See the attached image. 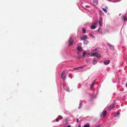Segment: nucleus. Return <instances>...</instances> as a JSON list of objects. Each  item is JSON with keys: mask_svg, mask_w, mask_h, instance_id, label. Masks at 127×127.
<instances>
[{"mask_svg": "<svg viewBox=\"0 0 127 127\" xmlns=\"http://www.w3.org/2000/svg\"><path fill=\"white\" fill-rule=\"evenodd\" d=\"M77 50L79 51H82V48L81 46H78L77 48Z\"/></svg>", "mask_w": 127, "mask_h": 127, "instance_id": "6", "label": "nucleus"}, {"mask_svg": "<svg viewBox=\"0 0 127 127\" xmlns=\"http://www.w3.org/2000/svg\"><path fill=\"white\" fill-rule=\"evenodd\" d=\"M90 125L89 124H88L84 125L83 127H90Z\"/></svg>", "mask_w": 127, "mask_h": 127, "instance_id": "22", "label": "nucleus"}, {"mask_svg": "<svg viewBox=\"0 0 127 127\" xmlns=\"http://www.w3.org/2000/svg\"><path fill=\"white\" fill-rule=\"evenodd\" d=\"M107 45H109H109H110V44H107Z\"/></svg>", "mask_w": 127, "mask_h": 127, "instance_id": "36", "label": "nucleus"}, {"mask_svg": "<svg viewBox=\"0 0 127 127\" xmlns=\"http://www.w3.org/2000/svg\"><path fill=\"white\" fill-rule=\"evenodd\" d=\"M93 3L95 5H96L98 3V0H95L93 1Z\"/></svg>", "mask_w": 127, "mask_h": 127, "instance_id": "9", "label": "nucleus"}, {"mask_svg": "<svg viewBox=\"0 0 127 127\" xmlns=\"http://www.w3.org/2000/svg\"><path fill=\"white\" fill-rule=\"evenodd\" d=\"M120 114V113L119 112H118L117 113L115 114V117H119V115Z\"/></svg>", "mask_w": 127, "mask_h": 127, "instance_id": "19", "label": "nucleus"}, {"mask_svg": "<svg viewBox=\"0 0 127 127\" xmlns=\"http://www.w3.org/2000/svg\"><path fill=\"white\" fill-rule=\"evenodd\" d=\"M109 46H110V48H111V49H112V50L114 49V47L112 45H109Z\"/></svg>", "mask_w": 127, "mask_h": 127, "instance_id": "21", "label": "nucleus"}, {"mask_svg": "<svg viewBox=\"0 0 127 127\" xmlns=\"http://www.w3.org/2000/svg\"><path fill=\"white\" fill-rule=\"evenodd\" d=\"M96 28V27L95 25H92L91 26V28L92 29H95Z\"/></svg>", "mask_w": 127, "mask_h": 127, "instance_id": "17", "label": "nucleus"}, {"mask_svg": "<svg viewBox=\"0 0 127 127\" xmlns=\"http://www.w3.org/2000/svg\"><path fill=\"white\" fill-rule=\"evenodd\" d=\"M94 50V51H95L97 50V49H95Z\"/></svg>", "mask_w": 127, "mask_h": 127, "instance_id": "33", "label": "nucleus"}, {"mask_svg": "<svg viewBox=\"0 0 127 127\" xmlns=\"http://www.w3.org/2000/svg\"><path fill=\"white\" fill-rule=\"evenodd\" d=\"M92 56H95L97 58H100L101 57V55L99 54H97L96 53H93L91 54Z\"/></svg>", "mask_w": 127, "mask_h": 127, "instance_id": "1", "label": "nucleus"}, {"mask_svg": "<svg viewBox=\"0 0 127 127\" xmlns=\"http://www.w3.org/2000/svg\"><path fill=\"white\" fill-rule=\"evenodd\" d=\"M126 86H127V83L126 84Z\"/></svg>", "mask_w": 127, "mask_h": 127, "instance_id": "37", "label": "nucleus"}, {"mask_svg": "<svg viewBox=\"0 0 127 127\" xmlns=\"http://www.w3.org/2000/svg\"><path fill=\"white\" fill-rule=\"evenodd\" d=\"M76 122L77 123H78L79 122V120L78 119H76Z\"/></svg>", "mask_w": 127, "mask_h": 127, "instance_id": "30", "label": "nucleus"}, {"mask_svg": "<svg viewBox=\"0 0 127 127\" xmlns=\"http://www.w3.org/2000/svg\"><path fill=\"white\" fill-rule=\"evenodd\" d=\"M88 41L87 40H84V44H88Z\"/></svg>", "mask_w": 127, "mask_h": 127, "instance_id": "15", "label": "nucleus"}, {"mask_svg": "<svg viewBox=\"0 0 127 127\" xmlns=\"http://www.w3.org/2000/svg\"><path fill=\"white\" fill-rule=\"evenodd\" d=\"M59 119H58V118H57L56 120V121L57 122H58L59 121Z\"/></svg>", "mask_w": 127, "mask_h": 127, "instance_id": "29", "label": "nucleus"}, {"mask_svg": "<svg viewBox=\"0 0 127 127\" xmlns=\"http://www.w3.org/2000/svg\"><path fill=\"white\" fill-rule=\"evenodd\" d=\"M106 112L107 111L106 110H105L103 112V117H105L106 116Z\"/></svg>", "mask_w": 127, "mask_h": 127, "instance_id": "7", "label": "nucleus"}, {"mask_svg": "<svg viewBox=\"0 0 127 127\" xmlns=\"http://www.w3.org/2000/svg\"><path fill=\"white\" fill-rule=\"evenodd\" d=\"M102 9L105 13H106L107 12V10L106 9H105L104 8H102Z\"/></svg>", "mask_w": 127, "mask_h": 127, "instance_id": "23", "label": "nucleus"}, {"mask_svg": "<svg viewBox=\"0 0 127 127\" xmlns=\"http://www.w3.org/2000/svg\"><path fill=\"white\" fill-rule=\"evenodd\" d=\"M66 78V76H65L64 78H63V80H65Z\"/></svg>", "mask_w": 127, "mask_h": 127, "instance_id": "28", "label": "nucleus"}, {"mask_svg": "<svg viewBox=\"0 0 127 127\" xmlns=\"http://www.w3.org/2000/svg\"><path fill=\"white\" fill-rule=\"evenodd\" d=\"M109 62L110 61L109 60L105 61L104 62V63L105 64L107 65L109 63Z\"/></svg>", "mask_w": 127, "mask_h": 127, "instance_id": "8", "label": "nucleus"}, {"mask_svg": "<svg viewBox=\"0 0 127 127\" xmlns=\"http://www.w3.org/2000/svg\"><path fill=\"white\" fill-rule=\"evenodd\" d=\"M73 41L71 39H70L69 40V46L71 45H73Z\"/></svg>", "mask_w": 127, "mask_h": 127, "instance_id": "5", "label": "nucleus"}, {"mask_svg": "<svg viewBox=\"0 0 127 127\" xmlns=\"http://www.w3.org/2000/svg\"><path fill=\"white\" fill-rule=\"evenodd\" d=\"M82 32L83 33H86V30L85 29L83 28H82Z\"/></svg>", "mask_w": 127, "mask_h": 127, "instance_id": "13", "label": "nucleus"}, {"mask_svg": "<svg viewBox=\"0 0 127 127\" xmlns=\"http://www.w3.org/2000/svg\"><path fill=\"white\" fill-rule=\"evenodd\" d=\"M71 126L70 125H69L68 126H67L66 127H70Z\"/></svg>", "mask_w": 127, "mask_h": 127, "instance_id": "32", "label": "nucleus"}, {"mask_svg": "<svg viewBox=\"0 0 127 127\" xmlns=\"http://www.w3.org/2000/svg\"><path fill=\"white\" fill-rule=\"evenodd\" d=\"M66 90L67 91H68V92L70 90H69V87H67L66 88Z\"/></svg>", "mask_w": 127, "mask_h": 127, "instance_id": "25", "label": "nucleus"}, {"mask_svg": "<svg viewBox=\"0 0 127 127\" xmlns=\"http://www.w3.org/2000/svg\"><path fill=\"white\" fill-rule=\"evenodd\" d=\"M99 25L100 26H101V23H99Z\"/></svg>", "mask_w": 127, "mask_h": 127, "instance_id": "34", "label": "nucleus"}, {"mask_svg": "<svg viewBox=\"0 0 127 127\" xmlns=\"http://www.w3.org/2000/svg\"><path fill=\"white\" fill-rule=\"evenodd\" d=\"M95 80L92 83V85H91V89H92L94 85V84H95Z\"/></svg>", "mask_w": 127, "mask_h": 127, "instance_id": "14", "label": "nucleus"}, {"mask_svg": "<svg viewBox=\"0 0 127 127\" xmlns=\"http://www.w3.org/2000/svg\"><path fill=\"white\" fill-rule=\"evenodd\" d=\"M84 68L83 66H82L76 67L74 69L76 70H79V69H81L82 68Z\"/></svg>", "mask_w": 127, "mask_h": 127, "instance_id": "11", "label": "nucleus"}, {"mask_svg": "<svg viewBox=\"0 0 127 127\" xmlns=\"http://www.w3.org/2000/svg\"><path fill=\"white\" fill-rule=\"evenodd\" d=\"M78 127H81L80 125H79Z\"/></svg>", "mask_w": 127, "mask_h": 127, "instance_id": "35", "label": "nucleus"}, {"mask_svg": "<svg viewBox=\"0 0 127 127\" xmlns=\"http://www.w3.org/2000/svg\"><path fill=\"white\" fill-rule=\"evenodd\" d=\"M96 63H97V62H96V61L94 59L93 61V64L94 65H95Z\"/></svg>", "mask_w": 127, "mask_h": 127, "instance_id": "18", "label": "nucleus"}, {"mask_svg": "<svg viewBox=\"0 0 127 127\" xmlns=\"http://www.w3.org/2000/svg\"><path fill=\"white\" fill-rule=\"evenodd\" d=\"M122 17L124 21H127V16H126V15H123Z\"/></svg>", "mask_w": 127, "mask_h": 127, "instance_id": "4", "label": "nucleus"}, {"mask_svg": "<svg viewBox=\"0 0 127 127\" xmlns=\"http://www.w3.org/2000/svg\"><path fill=\"white\" fill-rule=\"evenodd\" d=\"M80 101V102L79 106V109L81 107L82 105V101Z\"/></svg>", "mask_w": 127, "mask_h": 127, "instance_id": "10", "label": "nucleus"}, {"mask_svg": "<svg viewBox=\"0 0 127 127\" xmlns=\"http://www.w3.org/2000/svg\"><path fill=\"white\" fill-rule=\"evenodd\" d=\"M102 21V19L101 18H100L99 19V23H101Z\"/></svg>", "mask_w": 127, "mask_h": 127, "instance_id": "20", "label": "nucleus"}, {"mask_svg": "<svg viewBox=\"0 0 127 127\" xmlns=\"http://www.w3.org/2000/svg\"><path fill=\"white\" fill-rule=\"evenodd\" d=\"M115 104H112L110 105L108 107V109L109 110H110L112 109L113 108L115 107Z\"/></svg>", "mask_w": 127, "mask_h": 127, "instance_id": "2", "label": "nucleus"}, {"mask_svg": "<svg viewBox=\"0 0 127 127\" xmlns=\"http://www.w3.org/2000/svg\"><path fill=\"white\" fill-rule=\"evenodd\" d=\"M89 35L91 37L93 38H95V36L93 35V34L91 33H89Z\"/></svg>", "mask_w": 127, "mask_h": 127, "instance_id": "16", "label": "nucleus"}, {"mask_svg": "<svg viewBox=\"0 0 127 127\" xmlns=\"http://www.w3.org/2000/svg\"><path fill=\"white\" fill-rule=\"evenodd\" d=\"M105 8H105V9H108V7L107 6H106L105 7Z\"/></svg>", "mask_w": 127, "mask_h": 127, "instance_id": "31", "label": "nucleus"}, {"mask_svg": "<svg viewBox=\"0 0 127 127\" xmlns=\"http://www.w3.org/2000/svg\"><path fill=\"white\" fill-rule=\"evenodd\" d=\"M86 52L85 51H84L83 53V56H84L86 55Z\"/></svg>", "mask_w": 127, "mask_h": 127, "instance_id": "24", "label": "nucleus"}, {"mask_svg": "<svg viewBox=\"0 0 127 127\" xmlns=\"http://www.w3.org/2000/svg\"><path fill=\"white\" fill-rule=\"evenodd\" d=\"M65 72L64 71H63L62 73V74L61 75V78H63V75L65 74Z\"/></svg>", "mask_w": 127, "mask_h": 127, "instance_id": "12", "label": "nucleus"}, {"mask_svg": "<svg viewBox=\"0 0 127 127\" xmlns=\"http://www.w3.org/2000/svg\"><path fill=\"white\" fill-rule=\"evenodd\" d=\"M59 118L60 119H62L63 118V117L61 116H60L59 117Z\"/></svg>", "mask_w": 127, "mask_h": 127, "instance_id": "26", "label": "nucleus"}, {"mask_svg": "<svg viewBox=\"0 0 127 127\" xmlns=\"http://www.w3.org/2000/svg\"><path fill=\"white\" fill-rule=\"evenodd\" d=\"M81 40H84L86 39H87V36L86 35H84L82 37L80 38Z\"/></svg>", "mask_w": 127, "mask_h": 127, "instance_id": "3", "label": "nucleus"}, {"mask_svg": "<svg viewBox=\"0 0 127 127\" xmlns=\"http://www.w3.org/2000/svg\"><path fill=\"white\" fill-rule=\"evenodd\" d=\"M99 32L101 34H102V32L100 30V29H99Z\"/></svg>", "mask_w": 127, "mask_h": 127, "instance_id": "27", "label": "nucleus"}]
</instances>
